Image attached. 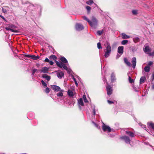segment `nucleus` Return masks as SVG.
I'll list each match as a JSON object with an SVG mask.
<instances>
[{"instance_id":"1","label":"nucleus","mask_w":154,"mask_h":154,"mask_svg":"<svg viewBox=\"0 0 154 154\" xmlns=\"http://www.w3.org/2000/svg\"><path fill=\"white\" fill-rule=\"evenodd\" d=\"M106 45V49L104 51L105 52L104 56L106 58L109 56L111 51V47L108 42H107Z\"/></svg>"},{"instance_id":"2","label":"nucleus","mask_w":154,"mask_h":154,"mask_svg":"<svg viewBox=\"0 0 154 154\" xmlns=\"http://www.w3.org/2000/svg\"><path fill=\"white\" fill-rule=\"evenodd\" d=\"M97 24V21L96 19L94 17H92L90 25L92 27H94L96 26Z\"/></svg>"},{"instance_id":"3","label":"nucleus","mask_w":154,"mask_h":154,"mask_svg":"<svg viewBox=\"0 0 154 154\" xmlns=\"http://www.w3.org/2000/svg\"><path fill=\"white\" fill-rule=\"evenodd\" d=\"M102 128L104 131H107L108 132H110L111 131L110 128L108 126L106 125L105 124H103L102 126Z\"/></svg>"},{"instance_id":"4","label":"nucleus","mask_w":154,"mask_h":154,"mask_svg":"<svg viewBox=\"0 0 154 154\" xmlns=\"http://www.w3.org/2000/svg\"><path fill=\"white\" fill-rule=\"evenodd\" d=\"M143 51L146 54H149L151 51V49L148 46H144L143 49Z\"/></svg>"},{"instance_id":"5","label":"nucleus","mask_w":154,"mask_h":154,"mask_svg":"<svg viewBox=\"0 0 154 154\" xmlns=\"http://www.w3.org/2000/svg\"><path fill=\"white\" fill-rule=\"evenodd\" d=\"M75 28L77 30L80 31L84 29V27L82 25L79 23H76Z\"/></svg>"},{"instance_id":"6","label":"nucleus","mask_w":154,"mask_h":154,"mask_svg":"<svg viewBox=\"0 0 154 154\" xmlns=\"http://www.w3.org/2000/svg\"><path fill=\"white\" fill-rule=\"evenodd\" d=\"M106 90L108 95H111L112 93V87L109 85L107 86L106 87Z\"/></svg>"},{"instance_id":"7","label":"nucleus","mask_w":154,"mask_h":154,"mask_svg":"<svg viewBox=\"0 0 154 154\" xmlns=\"http://www.w3.org/2000/svg\"><path fill=\"white\" fill-rule=\"evenodd\" d=\"M49 68L47 67H43L41 69H40L39 71L41 73H48V70Z\"/></svg>"},{"instance_id":"8","label":"nucleus","mask_w":154,"mask_h":154,"mask_svg":"<svg viewBox=\"0 0 154 154\" xmlns=\"http://www.w3.org/2000/svg\"><path fill=\"white\" fill-rule=\"evenodd\" d=\"M122 139L124 140L126 143H129L130 140L129 137L126 136L122 137H121Z\"/></svg>"},{"instance_id":"9","label":"nucleus","mask_w":154,"mask_h":154,"mask_svg":"<svg viewBox=\"0 0 154 154\" xmlns=\"http://www.w3.org/2000/svg\"><path fill=\"white\" fill-rule=\"evenodd\" d=\"M51 87L54 91L57 92L60 91L61 90L59 87L56 85H52Z\"/></svg>"},{"instance_id":"10","label":"nucleus","mask_w":154,"mask_h":154,"mask_svg":"<svg viewBox=\"0 0 154 154\" xmlns=\"http://www.w3.org/2000/svg\"><path fill=\"white\" fill-rule=\"evenodd\" d=\"M124 47L123 46H119L118 48V52L121 55L123 53Z\"/></svg>"},{"instance_id":"11","label":"nucleus","mask_w":154,"mask_h":154,"mask_svg":"<svg viewBox=\"0 0 154 154\" xmlns=\"http://www.w3.org/2000/svg\"><path fill=\"white\" fill-rule=\"evenodd\" d=\"M57 72V76L59 78L61 79L64 76V73L60 71Z\"/></svg>"},{"instance_id":"12","label":"nucleus","mask_w":154,"mask_h":154,"mask_svg":"<svg viewBox=\"0 0 154 154\" xmlns=\"http://www.w3.org/2000/svg\"><path fill=\"white\" fill-rule=\"evenodd\" d=\"M132 67L133 68H135L136 64V57H133L132 58Z\"/></svg>"},{"instance_id":"13","label":"nucleus","mask_w":154,"mask_h":154,"mask_svg":"<svg viewBox=\"0 0 154 154\" xmlns=\"http://www.w3.org/2000/svg\"><path fill=\"white\" fill-rule=\"evenodd\" d=\"M42 77L44 78H45L48 81H49L51 79L50 76L45 74L42 75Z\"/></svg>"},{"instance_id":"14","label":"nucleus","mask_w":154,"mask_h":154,"mask_svg":"<svg viewBox=\"0 0 154 154\" xmlns=\"http://www.w3.org/2000/svg\"><path fill=\"white\" fill-rule=\"evenodd\" d=\"M124 61L125 64L129 66H131V63L128 61L127 59L126 58H125L124 59Z\"/></svg>"},{"instance_id":"15","label":"nucleus","mask_w":154,"mask_h":154,"mask_svg":"<svg viewBox=\"0 0 154 154\" xmlns=\"http://www.w3.org/2000/svg\"><path fill=\"white\" fill-rule=\"evenodd\" d=\"M78 102L79 105V106H83L84 105L82 98H80L78 100Z\"/></svg>"},{"instance_id":"16","label":"nucleus","mask_w":154,"mask_h":154,"mask_svg":"<svg viewBox=\"0 0 154 154\" xmlns=\"http://www.w3.org/2000/svg\"><path fill=\"white\" fill-rule=\"evenodd\" d=\"M67 94L70 97H72L74 95L73 92L70 90H68Z\"/></svg>"},{"instance_id":"17","label":"nucleus","mask_w":154,"mask_h":154,"mask_svg":"<svg viewBox=\"0 0 154 154\" xmlns=\"http://www.w3.org/2000/svg\"><path fill=\"white\" fill-rule=\"evenodd\" d=\"M126 133L131 137H133L134 136V133L132 132L129 131H126Z\"/></svg>"},{"instance_id":"18","label":"nucleus","mask_w":154,"mask_h":154,"mask_svg":"<svg viewBox=\"0 0 154 154\" xmlns=\"http://www.w3.org/2000/svg\"><path fill=\"white\" fill-rule=\"evenodd\" d=\"M60 92L58 93L57 94V96L58 97H62L63 96V92H64V90H61L60 91Z\"/></svg>"},{"instance_id":"19","label":"nucleus","mask_w":154,"mask_h":154,"mask_svg":"<svg viewBox=\"0 0 154 154\" xmlns=\"http://www.w3.org/2000/svg\"><path fill=\"white\" fill-rule=\"evenodd\" d=\"M31 58L34 60H36L39 58L38 56H35L34 55H31Z\"/></svg>"},{"instance_id":"20","label":"nucleus","mask_w":154,"mask_h":154,"mask_svg":"<svg viewBox=\"0 0 154 154\" xmlns=\"http://www.w3.org/2000/svg\"><path fill=\"white\" fill-rule=\"evenodd\" d=\"M148 125L149 128H151L154 130V124L152 122H148L147 123Z\"/></svg>"},{"instance_id":"21","label":"nucleus","mask_w":154,"mask_h":154,"mask_svg":"<svg viewBox=\"0 0 154 154\" xmlns=\"http://www.w3.org/2000/svg\"><path fill=\"white\" fill-rule=\"evenodd\" d=\"M122 38L123 39H127L130 38V36H128L124 33H122Z\"/></svg>"},{"instance_id":"22","label":"nucleus","mask_w":154,"mask_h":154,"mask_svg":"<svg viewBox=\"0 0 154 154\" xmlns=\"http://www.w3.org/2000/svg\"><path fill=\"white\" fill-rule=\"evenodd\" d=\"M60 60L62 62L64 63H68V61L64 57H61L60 58Z\"/></svg>"},{"instance_id":"23","label":"nucleus","mask_w":154,"mask_h":154,"mask_svg":"<svg viewBox=\"0 0 154 154\" xmlns=\"http://www.w3.org/2000/svg\"><path fill=\"white\" fill-rule=\"evenodd\" d=\"M145 79V78L144 77H141L140 80V84H142L144 82V80Z\"/></svg>"},{"instance_id":"24","label":"nucleus","mask_w":154,"mask_h":154,"mask_svg":"<svg viewBox=\"0 0 154 154\" xmlns=\"http://www.w3.org/2000/svg\"><path fill=\"white\" fill-rule=\"evenodd\" d=\"M134 42L136 43L138 42H139L140 41L139 38L138 37H134L133 38Z\"/></svg>"},{"instance_id":"25","label":"nucleus","mask_w":154,"mask_h":154,"mask_svg":"<svg viewBox=\"0 0 154 154\" xmlns=\"http://www.w3.org/2000/svg\"><path fill=\"white\" fill-rule=\"evenodd\" d=\"M144 69L146 72H149L150 71V68L149 66H146L144 67Z\"/></svg>"},{"instance_id":"26","label":"nucleus","mask_w":154,"mask_h":154,"mask_svg":"<svg viewBox=\"0 0 154 154\" xmlns=\"http://www.w3.org/2000/svg\"><path fill=\"white\" fill-rule=\"evenodd\" d=\"M63 64V63L62 62H59L58 61L56 62V64L60 68L62 67Z\"/></svg>"},{"instance_id":"27","label":"nucleus","mask_w":154,"mask_h":154,"mask_svg":"<svg viewBox=\"0 0 154 154\" xmlns=\"http://www.w3.org/2000/svg\"><path fill=\"white\" fill-rule=\"evenodd\" d=\"M111 80L112 81H113L115 80V75L113 73H112L111 75Z\"/></svg>"},{"instance_id":"28","label":"nucleus","mask_w":154,"mask_h":154,"mask_svg":"<svg viewBox=\"0 0 154 154\" xmlns=\"http://www.w3.org/2000/svg\"><path fill=\"white\" fill-rule=\"evenodd\" d=\"M83 19L84 20H86L89 23V24H90V23H91V21H90L88 18H87L85 16L83 17Z\"/></svg>"},{"instance_id":"29","label":"nucleus","mask_w":154,"mask_h":154,"mask_svg":"<svg viewBox=\"0 0 154 154\" xmlns=\"http://www.w3.org/2000/svg\"><path fill=\"white\" fill-rule=\"evenodd\" d=\"M93 2L92 0H89L88 1L86 2V3L89 5H91L93 4Z\"/></svg>"},{"instance_id":"30","label":"nucleus","mask_w":154,"mask_h":154,"mask_svg":"<svg viewBox=\"0 0 154 154\" xmlns=\"http://www.w3.org/2000/svg\"><path fill=\"white\" fill-rule=\"evenodd\" d=\"M50 59H52L54 60H56L57 59V57L55 55H52L50 57Z\"/></svg>"},{"instance_id":"31","label":"nucleus","mask_w":154,"mask_h":154,"mask_svg":"<svg viewBox=\"0 0 154 154\" xmlns=\"http://www.w3.org/2000/svg\"><path fill=\"white\" fill-rule=\"evenodd\" d=\"M128 42V41L127 40H123L122 42V44L123 45H125Z\"/></svg>"},{"instance_id":"32","label":"nucleus","mask_w":154,"mask_h":154,"mask_svg":"<svg viewBox=\"0 0 154 154\" xmlns=\"http://www.w3.org/2000/svg\"><path fill=\"white\" fill-rule=\"evenodd\" d=\"M83 99L84 100V101L86 103L88 102V101L87 100V99L86 97V96L85 95H84L83 96Z\"/></svg>"},{"instance_id":"33","label":"nucleus","mask_w":154,"mask_h":154,"mask_svg":"<svg viewBox=\"0 0 154 154\" xmlns=\"http://www.w3.org/2000/svg\"><path fill=\"white\" fill-rule=\"evenodd\" d=\"M138 11L137 10H133L132 11L133 14L136 15L137 14Z\"/></svg>"},{"instance_id":"34","label":"nucleus","mask_w":154,"mask_h":154,"mask_svg":"<svg viewBox=\"0 0 154 154\" xmlns=\"http://www.w3.org/2000/svg\"><path fill=\"white\" fill-rule=\"evenodd\" d=\"M97 47L98 49H102V48L101 47V44L100 42H98L97 44Z\"/></svg>"},{"instance_id":"35","label":"nucleus","mask_w":154,"mask_h":154,"mask_svg":"<svg viewBox=\"0 0 154 154\" xmlns=\"http://www.w3.org/2000/svg\"><path fill=\"white\" fill-rule=\"evenodd\" d=\"M42 84L43 86L46 87L47 86V84L43 80L41 81Z\"/></svg>"},{"instance_id":"36","label":"nucleus","mask_w":154,"mask_h":154,"mask_svg":"<svg viewBox=\"0 0 154 154\" xmlns=\"http://www.w3.org/2000/svg\"><path fill=\"white\" fill-rule=\"evenodd\" d=\"M129 81L130 83H132L134 82V81L133 79H131V77L129 76L128 78Z\"/></svg>"},{"instance_id":"37","label":"nucleus","mask_w":154,"mask_h":154,"mask_svg":"<svg viewBox=\"0 0 154 154\" xmlns=\"http://www.w3.org/2000/svg\"><path fill=\"white\" fill-rule=\"evenodd\" d=\"M45 92L47 93H48L50 92V89L48 88H46L45 90Z\"/></svg>"},{"instance_id":"38","label":"nucleus","mask_w":154,"mask_h":154,"mask_svg":"<svg viewBox=\"0 0 154 154\" xmlns=\"http://www.w3.org/2000/svg\"><path fill=\"white\" fill-rule=\"evenodd\" d=\"M103 32V30L102 31H98L97 32V33L98 35H101Z\"/></svg>"},{"instance_id":"39","label":"nucleus","mask_w":154,"mask_h":154,"mask_svg":"<svg viewBox=\"0 0 154 154\" xmlns=\"http://www.w3.org/2000/svg\"><path fill=\"white\" fill-rule=\"evenodd\" d=\"M65 69L67 70V67L64 63L62 65V67Z\"/></svg>"},{"instance_id":"40","label":"nucleus","mask_w":154,"mask_h":154,"mask_svg":"<svg viewBox=\"0 0 154 154\" xmlns=\"http://www.w3.org/2000/svg\"><path fill=\"white\" fill-rule=\"evenodd\" d=\"M153 62L152 61H149L148 63V65L147 66H149H149L153 64Z\"/></svg>"},{"instance_id":"41","label":"nucleus","mask_w":154,"mask_h":154,"mask_svg":"<svg viewBox=\"0 0 154 154\" xmlns=\"http://www.w3.org/2000/svg\"><path fill=\"white\" fill-rule=\"evenodd\" d=\"M149 56H154V51H153L152 52H150L149 53Z\"/></svg>"},{"instance_id":"42","label":"nucleus","mask_w":154,"mask_h":154,"mask_svg":"<svg viewBox=\"0 0 154 154\" xmlns=\"http://www.w3.org/2000/svg\"><path fill=\"white\" fill-rule=\"evenodd\" d=\"M37 71V69H33L32 72V75H33Z\"/></svg>"},{"instance_id":"43","label":"nucleus","mask_w":154,"mask_h":154,"mask_svg":"<svg viewBox=\"0 0 154 154\" xmlns=\"http://www.w3.org/2000/svg\"><path fill=\"white\" fill-rule=\"evenodd\" d=\"M11 31L12 32H18V30H15L13 29H11Z\"/></svg>"},{"instance_id":"44","label":"nucleus","mask_w":154,"mask_h":154,"mask_svg":"<svg viewBox=\"0 0 154 154\" xmlns=\"http://www.w3.org/2000/svg\"><path fill=\"white\" fill-rule=\"evenodd\" d=\"M73 79L75 82V84L76 86H77L78 84L77 82L76 81L75 79L74 78H73Z\"/></svg>"},{"instance_id":"45","label":"nucleus","mask_w":154,"mask_h":154,"mask_svg":"<svg viewBox=\"0 0 154 154\" xmlns=\"http://www.w3.org/2000/svg\"><path fill=\"white\" fill-rule=\"evenodd\" d=\"M86 8L87 10L88 11H90L91 9V8L89 6H87L86 7Z\"/></svg>"},{"instance_id":"46","label":"nucleus","mask_w":154,"mask_h":154,"mask_svg":"<svg viewBox=\"0 0 154 154\" xmlns=\"http://www.w3.org/2000/svg\"><path fill=\"white\" fill-rule=\"evenodd\" d=\"M107 102H108V103L109 104H111L112 103H114V102H113L109 100H107Z\"/></svg>"},{"instance_id":"47","label":"nucleus","mask_w":154,"mask_h":154,"mask_svg":"<svg viewBox=\"0 0 154 154\" xmlns=\"http://www.w3.org/2000/svg\"><path fill=\"white\" fill-rule=\"evenodd\" d=\"M31 55H27V54H25L24 55V56L25 57H30L31 58Z\"/></svg>"},{"instance_id":"48","label":"nucleus","mask_w":154,"mask_h":154,"mask_svg":"<svg viewBox=\"0 0 154 154\" xmlns=\"http://www.w3.org/2000/svg\"><path fill=\"white\" fill-rule=\"evenodd\" d=\"M49 61L50 60L48 58H46L45 60V62H49Z\"/></svg>"},{"instance_id":"49","label":"nucleus","mask_w":154,"mask_h":154,"mask_svg":"<svg viewBox=\"0 0 154 154\" xmlns=\"http://www.w3.org/2000/svg\"><path fill=\"white\" fill-rule=\"evenodd\" d=\"M49 63L51 65H53L54 64V62L52 61H49Z\"/></svg>"},{"instance_id":"50","label":"nucleus","mask_w":154,"mask_h":154,"mask_svg":"<svg viewBox=\"0 0 154 154\" xmlns=\"http://www.w3.org/2000/svg\"><path fill=\"white\" fill-rule=\"evenodd\" d=\"M2 10L3 12L4 13H5L7 12V11L5 9L3 8Z\"/></svg>"},{"instance_id":"51","label":"nucleus","mask_w":154,"mask_h":154,"mask_svg":"<svg viewBox=\"0 0 154 154\" xmlns=\"http://www.w3.org/2000/svg\"><path fill=\"white\" fill-rule=\"evenodd\" d=\"M11 28H10L9 27H6L5 28V29L7 30H10V31H11Z\"/></svg>"},{"instance_id":"52","label":"nucleus","mask_w":154,"mask_h":154,"mask_svg":"<svg viewBox=\"0 0 154 154\" xmlns=\"http://www.w3.org/2000/svg\"><path fill=\"white\" fill-rule=\"evenodd\" d=\"M93 113H94V115H95V111L94 108V109H93Z\"/></svg>"},{"instance_id":"53","label":"nucleus","mask_w":154,"mask_h":154,"mask_svg":"<svg viewBox=\"0 0 154 154\" xmlns=\"http://www.w3.org/2000/svg\"><path fill=\"white\" fill-rule=\"evenodd\" d=\"M152 79L153 80L154 79V72L152 74Z\"/></svg>"},{"instance_id":"54","label":"nucleus","mask_w":154,"mask_h":154,"mask_svg":"<svg viewBox=\"0 0 154 154\" xmlns=\"http://www.w3.org/2000/svg\"><path fill=\"white\" fill-rule=\"evenodd\" d=\"M152 88L153 89H154V83L152 85Z\"/></svg>"},{"instance_id":"55","label":"nucleus","mask_w":154,"mask_h":154,"mask_svg":"<svg viewBox=\"0 0 154 154\" xmlns=\"http://www.w3.org/2000/svg\"><path fill=\"white\" fill-rule=\"evenodd\" d=\"M142 127L143 128H146V126L145 125H142Z\"/></svg>"},{"instance_id":"56","label":"nucleus","mask_w":154,"mask_h":154,"mask_svg":"<svg viewBox=\"0 0 154 154\" xmlns=\"http://www.w3.org/2000/svg\"><path fill=\"white\" fill-rule=\"evenodd\" d=\"M3 19H4V20H5V18L3 17L2 16V17H1Z\"/></svg>"},{"instance_id":"57","label":"nucleus","mask_w":154,"mask_h":154,"mask_svg":"<svg viewBox=\"0 0 154 154\" xmlns=\"http://www.w3.org/2000/svg\"><path fill=\"white\" fill-rule=\"evenodd\" d=\"M120 57V56L119 55H117V58H118V57Z\"/></svg>"},{"instance_id":"58","label":"nucleus","mask_w":154,"mask_h":154,"mask_svg":"<svg viewBox=\"0 0 154 154\" xmlns=\"http://www.w3.org/2000/svg\"><path fill=\"white\" fill-rule=\"evenodd\" d=\"M94 5H95V6H97V5H96V4H95V3H94Z\"/></svg>"},{"instance_id":"59","label":"nucleus","mask_w":154,"mask_h":154,"mask_svg":"<svg viewBox=\"0 0 154 154\" xmlns=\"http://www.w3.org/2000/svg\"><path fill=\"white\" fill-rule=\"evenodd\" d=\"M2 17V16L1 15H0V17Z\"/></svg>"}]
</instances>
